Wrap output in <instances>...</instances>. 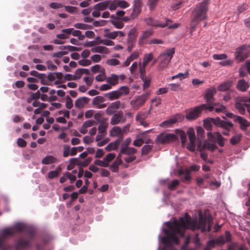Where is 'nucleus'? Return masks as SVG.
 I'll list each match as a JSON object with an SVG mask.
<instances>
[{"label": "nucleus", "instance_id": "1", "mask_svg": "<svg viewBox=\"0 0 250 250\" xmlns=\"http://www.w3.org/2000/svg\"><path fill=\"white\" fill-rule=\"evenodd\" d=\"M212 222L211 218L203 216H200L199 220L188 217H181L173 222H167L166 224L168 229H163L165 236L160 238V235H159V242L165 245L162 250H176L172 245L179 244V238L184 236L185 231L187 229H201L203 232L210 231L212 225ZM160 249V246H159L157 250ZM185 250H195L185 248Z\"/></svg>", "mask_w": 250, "mask_h": 250}, {"label": "nucleus", "instance_id": "2", "mask_svg": "<svg viewBox=\"0 0 250 250\" xmlns=\"http://www.w3.org/2000/svg\"><path fill=\"white\" fill-rule=\"evenodd\" d=\"M16 230L19 232H26L29 236L32 237L34 234V229L28 225L22 223H17L14 227L4 229L0 234V249L1 250H10L12 246L5 242V239L8 236H11L16 233Z\"/></svg>", "mask_w": 250, "mask_h": 250}, {"label": "nucleus", "instance_id": "3", "mask_svg": "<svg viewBox=\"0 0 250 250\" xmlns=\"http://www.w3.org/2000/svg\"><path fill=\"white\" fill-rule=\"evenodd\" d=\"M209 0H204L194 9L193 11V19L191 22V32L195 29L198 23L207 18V12Z\"/></svg>", "mask_w": 250, "mask_h": 250}, {"label": "nucleus", "instance_id": "4", "mask_svg": "<svg viewBox=\"0 0 250 250\" xmlns=\"http://www.w3.org/2000/svg\"><path fill=\"white\" fill-rule=\"evenodd\" d=\"M175 53L174 48H170L163 52L159 57L160 60L159 68L163 69L167 67Z\"/></svg>", "mask_w": 250, "mask_h": 250}, {"label": "nucleus", "instance_id": "5", "mask_svg": "<svg viewBox=\"0 0 250 250\" xmlns=\"http://www.w3.org/2000/svg\"><path fill=\"white\" fill-rule=\"evenodd\" d=\"M144 21L147 25L158 27L160 28H164L168 26V28H175L178 27L179 24L174 23L172 25H169L168 22L171 21V20L166 19L165 22H162L159 20H155L152 17L146 18L144 19Z\"/></svg>", "mask_w": 250, "mask_h": 250}, {"label": "nucleus", "instance_id": "6", "mask_svg": "<svg viewBox=\"0 0 250 250\" xmlns=\"http://www.w3.org/2000/svg\"><path fill=\"white\" fill-rule=\"evenodd\" d=\"M250 100V98L246 97H237L235 100V107L241 114L244 115L246 112V107Z\"/></svg>", "mask_w": 250, "mask_h": 250}, {"label": "nucleus", "instance_id": "7", "mask_svg": "<svg viewBox=\"0 0 250 250\" xmlns=\"http://www.w3.org/2000/svg\"><path fill=\"white\" fill-rule=\"evenodd\" d=\"M250 52L248 46L242 45L237 49L235 53V59L239 62H242L248 57Z\"/></svg>", "mask_w": 250, "mask_h": 250}, {"label": "nucleus", "instance_id": "8", "mask_svg": "<svg viewBox=\"0 0 250 250\" xmlns=\"http://www.w3.org/2000/svg\"><path fill=\"white\" fill-rule=\"evenodd\" d=\"M175 134L162 133L159 135L156 138V142L158 144H167L176 140Z\"/></svg>", "mask_w": 250, "mask_h": 250}, {"label": "nucleus", "instance_id": "9", "mask_svg": "<svg viewBox=\"0 0 250 250\" xmlns=\"http://www.w3.org/2000/svg\"><path fill=\"white\" fill-rule=\"evenodd\" d=\"M125 107V104L124 103H121L120 101H117L111 103L105 110L107 115H111L115 113L117 110L120 108L123 109Z\"/></svg>", "mask_w": 250, "mask_h": 250}, {"label": "nucleus", "instance_id": "10", "mask_svg": "<svg viewBox=\"0 0 250 250\" xmlns=\"http://www.w3.org/2000/svg\"><path fill=\"white\" fill-rule=\"evenodd\" d=\"M187 134L189 140L187 148L191 151H194L195 150L196 144V137L194 129L192 128H189L187 131Z\"/></svg>", "mask_w": 250, "mask_h": 250}, {"label": "nucleus", "instance_id": "11", "mask_svg": "<svg viewBox=\"0 0 250 250\" xmlns=\"http://www.w3.org/2000/svg\"><path fill=\"white\" fill-rule=\"evenodd\" d=\"M208 137L211 141L216 140L219 146H224V138L222 136L221 133L219 132L212 133L208 132L207 133Z\"/></svg>", "mask_w": 250, "mask_h": 250}, {"label": "nucleus", "instance_id": "12", "mask_svg": "<svg viewBox=\"0 0 250 250\" xmlns=\"http://www.w3.org/2000/svg\"><path fill=\"white\" fill-rule=\"evenodd\" d=\"M30 246V240L20 238L15 244L16 250H26Z\"/></svg>", "mask_w": 250, "mask_h": 250}, {"label": "nucleus", "instance_id": "13", "mask_svg": "<svg viewBox=\"0 0 250 250\" xmlns=\"http://www.w3.org/2000/svg\"><path fill=\"white\" fill-rule=\"evenodd\" d=\"M125 119L124 117L123 112L119 111L115 113L110 120V124L112 125H117L120 123H123L125 121Z\"/></svg>", "mask_w": 250, "mask_h": 250}, {"label": "nucleus", "instance_id": "14", "mask_svg": "<svg viewBox=\"0 0 250 250\" xmlns=\"http://www.w3.org/2000/svg\"><path fill=\"white\" fill-rule=\"evenodd\" d=\"M225 236L226 238H225L223 235H220L218 237L215 239L214 240L216 242V244L217 245H223L226 242H229L231 241V235L229 231H226Z\"/></svg>", "mask_w": 250, "mask_h": 250}, {"label": "nucleus", "instance_id": "15", "mask_svg": "<svg viewBox=\"0 0 250 250\" xmlns=\"http://www.w3.org/2000/svg\"><path fill=\"white\" fill-rule=\"evenodd\" d=\"M201 111L200 106H196L187 114L186 118L187 119L189 120L195 119L199 116Z\"/></svg>", "mask_w": 250, "mask_h": 250}, {"label": "nucleus", "instance_id": "16", "mask_svg": "<svg viewBox=\"0 0 250 250\" xmlns=\"http://www.w3.org/2000/svg\"><path fill=\"white\" fill-rule=\"evenodd\" d=\"M235 122L239 124L240 128L243 131L247 130L248 127L250 126V123L246 119L240 116L237 117Z\"/></svg>", "mask_w": 250, "mask_h": 250}, {"label": "nucleus", "instance_id": "17", "mask_svg": "<svg viewBox=\"0 0 250 250\" xmlns=\"http://www.w3.org/2000/svg\"><path fill=\"white\" fill-rule=\"evenodd\" d=\"M137 151V149L134 147H128L127 146H122L119 154H120V156H121L122 154L133 155Z\"/></svg>", "mask_w": 250, "mask_h": 250}, {"label": "nucleus", "instance_id": "18", "mask_svg": "<svg viewBox=\"0 0 250 250\" xmlns=\"http://www.w3.org/2000/svg\"><path fill=\"white\" fill-rule=\"evenodd\" d=\"M216 92V90L214 88H211L206 91L205 95V99L208 104H210L214 101L213 96Z\"/></svg>", "mask_w": 250, "mask_h": 250}, {"label": "nucleus", "instance_id": "19", "mask_svg": "<svg viewBox=\"0 0 250 250\" xmlns=\"http://www.w3.org/2000/svg\"><path fill=\"white\" fill-rule=\"evenodd\" d=\"M95 124V122L94 120H87L84 122L79 131L81 133L85 134L87 132V128L91 127Z\"/></svg>", "mask_w": 250, "mask_h": 250}, {"label": "nucleus", "instance_id": "20", "mask_svg": "<svg viewBox=\"0 0 250 250\" xmlns=\"http://www.w3.org/2000/svg\"><path fill=\"white\" fill-rule=\"evenodd\" d=\"M89 102V99L87 97H81L77 99L75 103V106L79 109L84 107L85 105Z\"/></svg>", "mask_w": 250, "mask_h": 250}, {"label": "nucleus", "instance_id": "21", "mask_svg": "<svg viewBox=\"0 0 250 250\" xmlns=\"http://www.w3.org/2000/svg\"><path fill=\"white\" fill-rule=\"evenodd\" d=\"M122 163V160L121 158V156L120 154H119L116 157L115 161L110 166L111 170L114 172H116L118 171L119 168L118 167L121 165Z\"/></svg>", "mask_w": 250, "mask_h": 250}, {"label": "nucleus", "instance_id": "22", "mask_svg": "<svg viewBox=\"0 0 250 250\" xmlns=\"http://www.w3.org/2000/svg\"><path fill=\"white\" fill-rule=\"evenodd\" d=\"M178 174L182 176L181 177V181L183 182H187L188 181H190V171L188 169H186L185 170H179Z\"/></svg>", "mask_w": 250, "mask_h": 250}, {"label": "nucleus", "instance_id": "23", "mask_svg": "<svg viewBox=\"0 0 250 250\" xmlns=\"http://www.w3.org/2000/svg\"><path fill=\"white\" fill-rule=\"evenodd\" d=\"M139 57V53L138 52H133L127 58L126 61L124 62L122 67H127L128 66L130 62L136 59Z\"/></svg>", "mask_w": 250, "mask_h": 250}, {"label": "nucleus", "instance_id": "24", "mask_svg": "<svg viewBox=\"0 0 250 250\" xmlns=\"http://www.w3.org/2000/svg\"><path fill=\"white\" fill-rule=\"evenodd\" d=\"M137 31L135 28L131 29L128 33L127 42H134L137 37Z\"/></svg>", "mask_w": 250, "mask_h": 250}, {"label": "nucleus", "instance_id": "25", "mask_svg": "<svg viewBox=\"0 0 250 250\" xmlns=\"http://www.w3.org/2000/svg\"><path fill=\"white\" fill-rule=\"evenodd\" d=\"M249 86L250 84L248 82L244 80H240L238 82L237 87L241 91H245Z\"/></svg>", "mask_w": 250, "mask_h": 250}, {"label": "nucleus", "instance_id": "26", "mask_svg": "<svg viewBox=\"0 0 250 250\" xmlns=\"http://www.w3.org/2000/svg\"><path fill=\"white\" fill-rule=\"evenodd\" d=\"M177 122V119L175 117L171 118L167 120L164 121L160 125V126L163 127L167 128L171 126Z\"/></svg>", "mask_w": 250, "mask_h": 250}, {"label": "nucleus", "instance_id": "27", "mask_svg": "<svg viewBox=\"0 0 250 250\" xmlns=\"http://www.w3.org/2000/svg\"><path fill=\"white\" fill-rule=\"evenodd\" d=\"M91 51L94 53H109L108 49L103 46H97L91 48Z\"/></svg>", "mask_w": 250, "mask_h": 250}, {"label": "nucleus", "instance_id": "28", "mask_svg": "<svg viewBox=\"0 0 250 250\" xmlns=\"http://www.w3.org/2000/svg\"><path fill=\"white\" fill-rule=\"evenodd\" d=\"M176 137H179L182 145H185L187 141V135L185 132L181 130L177 129L175 131Z\"/></svg>", "mask_w": 250, "mask_h": 250}, {"label": "nucleus", "instance_id": "29", "mask_svg": "<svg viewBox=\"0 0 250 250\" xmlns=\"http://www.w3.org/2000/svg\"><path fill=\"white\" fill-rule=\"evenodd\" d=\"M57 161V158L51 155H47L42 160V163L43 165H49L55 163Z\"/></svg>", "mask_w": 250, "mask_h": 250}, {"label": "nucleus", "instance_id": "30", "mask_svg": "<svg viewBox=\"0 0 250 250\" xmlns=\"http://www.w3.org/2000/svg\"><path fill=\"white\" fill-rule=\"evenodd\" d=\"M62 171V167L61 166H59L56 167L55 170L51 171L48 173L47 177L49 179H53L56 177H58L60 174V173Z\"/></svg>", "mask_w": 250, "mask_h": 250}, {"label": "nucleus", "instance_id": "31", "mask_svg": "<svg viewBox=\"0 0 250 250\" xmlns=\"http://www.w3.org/2000/svg\"><path fill=\"white\" fill-rule=\"evenodd\" d=\"M105 96L107 97L110 101H113L119 99L120 96L117 90L113 91L105 94Z\"/></svg>", "mask_w": 250, "mask_h": 250}, {"label": "nucleus", "instance_id": "32", "mask_svg": "<svg viewBox=\"0 0 250 250\" xmlns=\"http://www.w3.org/2000/svg\"><path fill=\"white\" fill-rule=\"evenodd\" d=\"M231 85L232 83L230 81L225 82L218 87V90L221 91H225L228 90Z\"/></svg>", "mask_w": 250, "mask_h": 250}, {"label": "nucleus", "instance_id": "33", "mask_svg": "<svg viewBox=\"0 0 250 250\" xmlns=\"http://www.w3.org/2000/svg\"><path fill=\"white\" fill-rule=\"evenodd\" d=\"M203 147L205 148H207L211 151H214L217 148V146L216 144L210 143L207 140L204 142Z\"/></svg>", "mask_w": 250, "mask_h": 250}, {"label": "nucleus", "instance_id": "34", "mask_svg": "<svg viewBox=\"0 0 250 250\" xmlns=\"http://www.w3.org/2000/svg\"><path fill=\"white\" fill-rule=\"evenodd\" d=\"M123 130L119 126L113 127L110 131V135L112 137H116L122 134Z\"/></svg>", "mask_w": 250, "mask_h": 250}, {"label": "nucleus", "instance_id": "35", "mask_svg": "<svg viewBox=\"0 0 250 250\" xmlns=\"http://www.w3.org/2000/svg\"><path fill=\"white\" fill-rule=\"evenodd\" d=\"M119 77L117 75L112 74L111 77L107 79V82L110 85H115L118 83Z\"/></svg>", "mask_w": 250, "mask_h": 250}, {"label": "nucleus", "instance_id": "36", "mask_svg": "<svg viewBox=\"0 0 250 250\" xmlns=\"http://www.w3.org/2000/svg\"><path fill=\"white\" fill-rule=\"evenodd\" d=\"M153 33L152 29H148L144 31L139 39V42L140 43H142L143 40H146L149 38Z\"/></svg>", "mask_w": 250, "mask_h": 250}, {"label": "nucleus", "instance_id": "37", "mask_svg": "<svg viewBox=\"0 0 250 250\" xmlns=\"http://www.w3.org/2000/svg\"><path fill=\"white\" fill-rule=\"evenodd\" d=\"M233 126V125L231 122L223 121L220 127L225 130H230Z\"/></svg>", "mask_w": 250, "mask_h": 250}, {"label": "nucleus", "instance_id": "38", "mask_svg": "<svg viewBox=\"0 0 250 250\" xmlns=\"http://www.w3.org/2000/svg\"><path fill=\"white\" fill-rule=\"evenodd\" d=\"M74 26L77 29L82 30H86L92 29V27L91 25H88L83 23H76L74 24Z\"/></svg>", "mask_w": 250, "mask_h": 250}, {"label": "nucleus", "instance_id": "39", "mask_svg": "<svg viewBox=\"0 0 250 250\" xmlns=\"http://www.w3.org/2000/svg\"><path fill=\"white\" fill-rule=\"evenodd\" d=\"M117 90L118 91L120 97L123 95H126L129 92V88L125 86H121Z\"/></svg>", "mask_w": 250, "mask_h": 250}, {"label": "nucleus", "instance_id": "40", "mask_svg": "<svg viewBox=\"0 0 250 250\" xmlns=\"http://www.w3.org/2000/svg\"><path fill=\"white\" fill-rule=\"evenodd\" d=\"M104 101V99L101 96H98L94 97L92 100V104L94 106H97L100 104L103 103Z\"/></svg>", "mask_w": 250, "mask_h": 250}, {"label": "nucleus", "instance_id": "41", "mask_svg": "<svg viewBox=\"0 0 250 250\" xmlns=\"http://www.w3.org/2000/svg\"><path fill=\"white\" fill-rule=\"evenodd\" d=\"M107 127V124L104 123L102 122L100 123V125L98 126V132L99 133H103L104 134H106V129Z\"/></svg>", "mask_w": 250, "mask_h": 250}, {"label": "nucleus", "instance_id": "42", "mask_svg": "<svg viewBox=\"0 0 250 250\" xmlns=\"http://www.w3.org/2000/svg\"><path fill=\"white\" fill-rule=\"evenodd\" d=\"M159 0H147V5L149 7L150 11H153L156 7Z\"/></svg>", "mask_w": 250, "mask_h": 250}, {"label": "nucleus", "instance_id": "43", "mask_svg": "<svg viewBox=\"0 0 250 250\" xmlns=\"http://www.w3.org/2000/svg\"><path fill=\"white\" fill-rule=\"evenodd\" d=\"M60 49H67L70 52L78 51L81 50L80 48L71 46V45H64L61 46L60 47Z\"/></svg>", "mask_w": 250, "mask_h": 250}, {"label": "nucleus", "instance_id": "44", "mask_svg": "<svg viewBox=\"0 0 250 250\" xmlns=\"http://www.w3.org/2000/svg\"><path fill=\"white\" fill-rule=\"evenodd\" d=\"M242 136V135L240 134L234 135L230 139V143L233 145L237 144L240 141Z\"/></svg>", "mask_w": 250, "mask_h": 250}, {"label": "nucleus", "instance_id": "45", "mask_svg": "<svg viewBox=\"0 0 250 250\" xmlns=\"http://www.w3.org/2000/svg\"><path fill=\"white\" fill-rule=\"evenodd\" d=\"M141 79L143 80V82H144V84H143V87H144V89H146L148 87V86H149L150 85V77H146V76H141V77H140Z\"/></svg>", "mask_w": 250, "mask_h": 250}, {"label": "nucleus", "instance_id": "46", "mask_svg": "<svg viewBox=\"0 0 250 250\" xmlns=\"http://www.w3.org/2000/svg\"><path fill=\"white\" fill-rule=\"evenodd\" d=\"M115 154L112 153H109L106 155L104 159V162L107 164V167L108 166L109 163L115 158Z\"/></svg>", "mask_w": 250, "mask_h": 250}, {"label": "nucleus", "instance_id": "47", "mask_svg": "<svg viewBox=\"0 0 250 250\" xmlns=\"http://www.w3.org/2000/svg\"><path fill=\"white\" fill-rule=\"evenodd\" d=\"M153 56L151 53L145 54L143 59V63H144V65H147V63L153 59Z\"/></svg>", "mask_w": 250, "mask_h": 250}, {"label": "nucleus", "instance_id": "48", "mask_svg": "<svg viewBox=\"0 0 250 250\" xmlns=\"http://www.w3.org/2000/svg\"><path fill=\"white\" fill-rule=\"evenodd\" d=\"M103 113L101 111H99L94 114V119L100 123H101L102 122H104V121H106L107 119L105 118L102 121L101 118L103 116Z\"/></svg>", "mask_w": 250, "mask_h": 250}, {"label": "nucleus", "instance_id": "49", "mask_svg": "<svg viewBox=\"0 0 250 250\" xmlns=\"http://www.w3.org/2000/svg\"><path fill=\"white\" fill-rule=\"evenodd\" d=\"M210 118H208L204 121V127L208 130H210L211 129L212 122L210 120Z\"/></svg>", "mask_w": 250, "mask_h": 250}, {"label": "nucleus", "instance_id": "50", "mask_svg": "<svg viewBox=\"0 0 250 250\" xmlns=\"http://www.w3.org/2000/svg\"><path fill=\"white\" fill-rule=\"evenodd\" d=\"M118 147V146L114 142H111L105 147V150L107 151H110L117 149Z\"/></svg>", "mask_w": 250, "mask_h": 250}, {"label": "nucleus", "instance_id": "51", "mask_svg": "<svg viewBox=\"0 0 250 250\" xmlns=\"http://www.w3.org/2000/svg\"><path fill=\"white\" fill-rule=\"evenodd\" d=\"M106 63L110 66H116L120 64V61L116 59H108Z\"/></svg>", "mask_w": 250, "mask_h": 250}, {"label": "nucleus", "instance_id": "52", "mask_svg": "<svg viewBox=\"0 0 250 250\" xmlns=\"http://www.w3.org/2000/svg\"><path fill=\"white\" fill-rule=\"evenodd\" d=\"M179 181L177 179H175L171 183L168 184L167 188L170 190H173L175 188L179 185Z\"/></svg>", "mask_w": 250, "mask_h": 250}, {"label": "nucleus", "instance_id": "53", "mask_svg": "<svg viewBox=\"0 0 250 250\" xmlns=\"http://www.w3.org/2000/svg\"><path fill=\"white\" fill-rule=\"evenodd\" d=\"M152 145H146L144 146L142 149V153L143 155H146L151 150Z\"/></svg>", "mask_w": 250, "mask_h": 250}, {"label": "nucleus", "instance_id": "54", "mask_svg": "<svg viewBox=\"0 0 250 250\" xmlns=\"http://www.w3.org/2000/svg\"><path fill=\"white\" fill-rule=\"evenodd\" d=\"M139 65L140 77H141V76H145V74L146 73V65H144V63H141L140 62H139Z\"/></svg>", "mask_w": 250, "mask_h": 250}, {"label": "nucleus", "instance_id": "55", "mask_svg": "<svg viewBox=\"0 0 250 250\" xmlns=\"http://www.w3.org/2000/svg\"><path fill=\"white\" fill-rule=\"evenodd\" d=\"M218 106L214 108L215 111L217 113L224 112L226 110V107L222 104H215L214 106Z\"/></svg>", "mask_w": 250, "mask_h": 250}, {"label": "nucleus", "instance_id": "56", "mask_svg": "<svg viewBox=\"0 0 250 250\" xmlns=\"http://www.w3.org/2000/svg\"><path fill=\"white\" fill-rule=\"evenodd\" d=\"M210 120L212 121V124H214L215 125L218 127L220 126L221 124L223 122V120H221V119L219 117L215 118H210Z\"/></svg>", "mask_w": 250, "mask_h": 250}, {"label": "nucleus", "instance_id": "57", "mask_svg": "<svg viewBox=\"0 0 250 250\" xmlns=\"http://www.w3.org/2000/svg\"><path fill=\"white\" fill-rule=\"evenodd\" d=\"M227 58V56L225 54H214L213 58L215 60H225Z\"/></svg>", "mask_w": 250, "mask_h": 250}, {"label": "nucleus", "instance_id": "58", "mask_svg": "<svg viewBox=\"0 0 250 250\" xmlns=\"http://www.w3.org/2000/svg\"><path fill=\"white\" fill-rule=\"evenodd\" d=\"M136 120L140 123V125L145 126L146 127L148 125V123L146 122L145 120L143 119L141 117L140 115H137L136 117Z\"/></svg>", "mask_w": 250, "mask_h": 250}, {"label": "nucleus", "instance_id": "59", "mask_svg": "<svg viewBox=\"0 0 250 250\" xmlns=\"http://www.w3.org/2000/svg\"><path fill=\"white\" fill-rule=\"evenodd\" d=\"M104 36L110 39H114L117 37V31L105 33Z\"/></svg>", "mask_w": 250, "mask_h": 250}, {"label": "nucleus", "instance_id": "60", "mask_svg": "<svg viewBox=\"0 0 250 250\" xmlns=\"http://www.w3.org/2000/svg\"><path fill=\"white\" fill-rule=\"evenodd\" d=\"M73 104L72 99L68 96L66 98L65 106L67 109H71Z\"/></svg>", "mask_w": 250, "mask_h": 250}, {"label": "nucleus", "instance_id": "61", "mask_svg": "<svg viewBox=\"0 0 250 250\" xmlns=\"http://www.w3.org/2000/svg\"><path fill=\"white\" fill-rule=\"evenodd\" d=\"M91 63V61L89 60L83 59L79 61V64L84 66L90 65Z\"/></svg>", "mask_w": 250, "mask_h": 250}, {"label": "nucleus", "instance_id": "62", "mask_svg": "<svg viewBox=\"0 0 250 250\" xmlns=\"http://www.w3.org/2000/svg\"><path fill=\"white\" fill-rule=\"evenodd\" d=\"M200 107L201 109V110L204 109H208L209 111H212L214 109V107L212 105H210L209 104H202L200 105Z\"/></svg>", "mask_w": 250, "mask_h": 250}, {"label": "nucleus", "instance_id": "63", "mask_svg": "<svg viewBox=\"0 0 250 250\" xmlns=\"http://www.w3.org/2000/svg\"><path fill=\"white\" fill-rule=\"evenodd\" d=\"M94 10H97L99 11L104 10L105 8V6L102 3H99L94 6Z\"/></svg>", "mask_w": 250, "mask_h": 250}, {"label": "nucleus", "instance_id": "64", "mask_svg": "<svg viewBox=\"0 0 250 250\" xmlns=\"http://www.w3.org/2000/svg\"><path fill=\"white\" fill-rule=\"evenodd\" d=\"M83 72L81 68H79L76 70L75 74L74 75L75 80H77L80 79L83 75Z\"/></svg>", "mask_w": 250, "mask_h": 250}]
</instances>
